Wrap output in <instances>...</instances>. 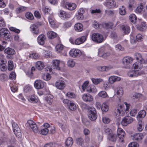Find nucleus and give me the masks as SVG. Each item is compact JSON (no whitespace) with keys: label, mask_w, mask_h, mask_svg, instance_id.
<instances>
[{"label":"nucleus","mask_w":147,"mask_h":147,"mask_svg":"<svg viewBox=\"0 0 147 147\" xmlns=\"http://www.w3.org/2000/svg\"><path fill=\"white\" fill-rule=\"evenodd\" d=\"M81 51L77 49H72L69 52L70 56L74 58L79 57L81 55Z\"/></svg>","instance_id":"0eeeda50"},{"label":"nucleus","mask_w":147,"mask_h":147,"mask_svg":"<svg viewBox=\"0 0 147 147\" xmlns=\"http://www.w3.org/2000/svg\"><path fill=\"white\" fill-rule=\"evenodd\" d=\"M45 84V83L42 81L38 80L34 82V86L37 89H42L44 87Z\"/></svg>","instance_id":"f8f14e48"},{"label":"nucleus","mask_w":147,"mask_h":147,"mask_svg":"<svg viewBox=\"0 0 147 147\" xmlns=\"http://www.w3.org/2000/svg\"><path fill=\"white\" fill-rule=\"evenodd\" d=\"M62 62L57 59L54 60L53 61V67L55 69L58 70H60L61 65Z\"/></svg>","instance_id":"dca6fc26"},{"label":"nucleus","mask_w":147,"mask_h":147,"mask_svg":"<svg viewBox=\"0 0 147 147\" xmlns=\"http://www.w3.org/2000/svg\"><path fill=\"white\" fill-rule=\"evenodd\" d=\"M59 16L63 18H70L71 17L70 15L64 11L60 10L59 11Z\"/></svg>","instance_id":"aec40b11"},{"label":"nucleus","mask_w":147,"mask_h":147,"mask_svg":"<svg viewBox=\"0 0 147 147\" xmlns=\"http://www.w3.org/2000/svg\"><path fill=\"white\" fill-rule=\"evenodd\" d=\"M84 12V9L81 8L78 11L77 15L76 16L77 19L78 20H82L84 18V16L83 14Z\"/></svg>","instance_id":"a211bd4d"},{"label":"nucleus","mask_w":147,"mask_h":147,"mask_svg":"<svg viewBox=\"0 0 147 147\" xmlns=\"http://www.w3.org/2000/svg\"><path fill=\"white\" fill-rule=\"evenodd\" d=\"M13 67V62L12 61L10 60L8 61V69L9 70H12Z\"/></svg>","instance_id":"a18cd8bd"},{"label":"nucleus","mask_w":147,"mask_h":147,"mask_svg":"<svg viewBox=\"0 0 147 147\" xmlns=\"http://www.w3.org/2000/svg\"><path fill=\"white\" fill-rule=\"evenodd\" d=\"M55 86L59 90H62L64 88L65 85L64 81L61 80H58L55 83Z\"/></svg>","instance_id":"2eb2a0df"},{"label":"nucleus","mask_w":147,"mask_h":147,"mask_svg":"<svg viewBox=\"0 0 147 147\" xmlns=\"http://www.w3.org/2000/svg\"><path fill=\"white\" fill-rule=\"evenodd\" d=\"M119 13L120 15L123 16L126 13L125 7L124 6H122L119 9Z\"/></svg>","instance_id":"f704fd0d"},{"label":"nucleus","mask_w":147,"mask_h":147,"mask_svg":"<svg viewBox=\"0 0 147 147\" xmlns=\"http://www.w3.org/2000/svg\"><path fill=\"white\" fill-rule=\"evenodd\" d=\"M88 115L89 119L91 121L96 120L97 117V115L95 109L93 107L89 108Z\"/></svg>","instance_id":"f03ea898"},{"label":"nucleus","mask_w":147,"mask_h":147,"mask_svg":"<svg viewBox=\"0 0 147 147\" xmlns=\"http://www.w3.org/2000/svg\"><path fill=\"white\" fill-rule=\"evenodd\" d=\"M87 91L89 92L95 93L97 91V89L93 85H91L86 88Z\"/></svg>","instance_id":"5701e85b"},{"label":"nucleus","mask_w":147,"mask_h":147,"mask_svg":"<svg viewBox=\"0 0 147 147\" xmlns=\"http://www.w3.org/2000/svg\"><path fill=\"white\" fill-rule=\"evenodd\" d=\"M91 39L94 42L99 43L102 42L104 40L103 36L98 33H94L91 35Z\"/></svg>","instance_id":"f257e3e1"},{"label":"nucleus","mask_w":147,"mask_h":147,"mask_svg":"<svg viewBox=\"0 0 147 147\" xmlns=\"http://www.w3.org/2000/svg\"><path fill=\"white\" fill-rule=\"evenodd\" d=\"M133 121V118L129 116L125 117L121 121V124L123 126H126Z\"/></svg>","instance_id":"1a4fd4ad"},{"label":"nucleus","mask_w":147,"mask_h":147,"mask_svg":"<svg viewBox=\"0 0 147 147\" xmlns=\"http://www.w3.org/2000/svg\"><path fill=\"white\" fill-rule=\"evenodd\" d=\"M86 36H82L81 37L76 39L75 41V43L76 45H79L84 43L86 40Z\"/></svg>","instance_id":"6ab92c4d"},{"label":"nucleus","mask_w":147,"mask_h":147,"mask_svg":"<svg viewBox=\"0 0 147 147\" xmlns=\"http://www.w3.org/2000/svg\"><path fill=\"white\" fill-rule=\"evenodd\" d=\"M63 48V46L61 44L57 45L56 47V49L58 53H61Z\"/></svg>","instance_id":"79ce46f5"},{"label":"nucleus","mask_w":147,"mask_h":147,"mask_svg":"<svg viewBox=\"0 0 147 147\" xmlns=\"http://www.w3.org/2000/svg\"><path fill=\"white\" fill-rule=\"evenodd\" d=\"M108 139L113 142H115L116 141L117 137L116 135L112 133L108 137Z\"/></svg>","instance_id":"c85d7f7f"},{"label":"nucleus","mask_w":147,"mask_h":147,"mask_svg":"<svg viewBox=\"0 0 147 147\" xmlns=\"http://www.w3.org/2000/svg\"><path fill=\"white\" fill-rule=\"evenodd\" d=\"M117 94L119 96L122 95L123 93V89L121 87L117 88L115 90Z\"/></svg>","instance_id":"c9c22d12"},{"label":"nucleus","mask_w":147,"mask_h":147,"mask_svg":"<svg viewBox=\"0 0 147 147\" xmlns=\"http://www.w3.org/2000/svg\"><path fill=\"white\" fill-rule=\"evenodd\" d=\"M123 106L122 105H119L117 109L115 111V113L117 115H120L121 112L123 110Z\"/></svg>","instance_id":"473e14b6"},{"label":"nucleus","mask_w":147,"mask_h":147,"mask_svg":"<svg viewBox=\"0 0 147 147\" xmlns=\"http://www.w3.org/2000/svg\"><path fill=\"white\" fill-rule=\"evenodd\" d=\"M133 140L137 142H139L142 140L144 138V136L141 133H136L132 136Z\"/></svg>","instance_id":"ddd939ff"},{"label":"nucleus","mask_w":147,"mask_h":147,"mask_svg":"<svg viewBox=\"0 0 147 147\" xmlns=\"http://www.w3.org/2000/svg\"><path fill=\"white\" fill-rule=\"evenodd\" d=\"M7 79V75L4 74H1L0 75V80L2 81L6 80Z\"/></svg>","instance_id":"69168bd1"},{"label":"nucleus","mask_w":147,"mask_h":147,"mask_svg":"<svg viewBox=\"0 0 147 147\" xmlns=\"http://www.w3.org/2000/svg\"><path fill=\"white\" fill-rule=\"evenodd\" d=\"M9 29L10 31L14 32L18 34L20 32V30L19 29L14 27H10L9 28Z\"/></svg>","instance_id":"680f3d73"},{"label":"nucleus","mask_w":147,"mask_h":147,"mask_svg":"<svg viewBox=\"0 0 147 147\" xmlns=\"http://www.w3.org/2000/svg\"><path fill=\"white\" fill-rule=\"evenodd\" d=\"M27 9V7L23 6H21L17 8L16 11L17 13H19L26 11Z\"/></svg>","instance_id":"4c0bfd02"},{"label":"nucleus","mask_w":147,"mask_h":147,"mask_svg":"<svg viewBox=\"0 0 147 147\" xmlns=\"http://www.w3.org/2000/svg\"><path fill=\"white\" fill-rule=\"evenodd\" d=\"M4 52L6 54L10 55H14L16 53L15 51L13 49L10 48L5 49Z\"/></svg>","instance_id":"bb28decb"},{"label":"nucleus","mask_w":147,"mask_h":147,"mask_svg":"<svg viewBox=\"0 0 147 147\" xmlns=\"http://www.w3.org/2000/svg\"><path fill=\"white\" fill-rule=\"evenodd\" d=\"M36 67L38 70H41L44 67L45 65L42 62L38 61L36 63Z\"/></svg>","instance_id":"393cba45"},{"label":"nucleus","mask_w":147,"mask_h":147,"mask_svg":"<svg viewBox=\"0 0 147 147\" xmlns=\"http://www.w3.org/2000/svg\"><path fill=\"white\" fill-rule=\"evenodd\" d=\"M64 7L69 10L72 11L76 8V5L74 3L66 2L65 3Z\"/></svg>","instance_id":"4468645a"},{"label":"nucleus","mask_w":147,"mask_h":147,"mask_svg":"<svg viewBox=\"0 0 147 147\" xmlns=\"http://www.w3.org/2000/svg\"><path fill=\"white\" fill-rule=\"evenodd\" d=\"M134 56L136 60L139 61L141 63L143 59L141 54L138 53H136L134 54Z\"/></svg>","instance_id":"58836bf2"},{"label":"nucleus","mask_w":147,"mask_h":147,"mask_svg":"<svg viewBox=\"0 0 147 147\" xmlns=\"http://www.w3.org/2000/svg\"><path fill=\"white\" fill-rule=\"evenodd\" d=\"M26 18L30 20H32L34 18V17L32 14L30 12H27L26 13Z\"/></svg>","instance_id":"09e8293b"},{"label":"nucleus","mask_w":147,"mask_h":147,"mask_svg":"<svg viewBox=\"0 0 147 147\" xmlns=\"http://www.w3.org/2000/svg\"><path fill=\"white\" fill-rule=\"evenodd\" d=\"M143 9V7L142 6H139L136 8L135 11L136 13H139L142 12Z\"/></svg>","instance_id":"5fc2aeb1"},{"label":"nucleus","mask_w":147,"mask_h":147,"mask_svg":"<svg viewBox=\"0 0 147 147\" xmlns=\"http://www.w3.org/2000/svg\"><path fill=\"white\" fill-rule=\"evenodd\" d=\"M129 18L131 22L134 24L136 23L137 21V17L134 14H130Z\"/></svg>","instance_id":"2f4dec72"},{"label":"nucleus","mask_w":147,"mask_h":147,"mask_svg":"<svg viewBox=\"0 0 147 147\" xmlns=\"http://www.w3.org/2000/svg\"><path fill=\"white\" fill-rule=\"evenodd\" d=\"M53 96L51 95H50L48 96L47 99V101L49 104H51L53 101Z\"/></svg>","instance_id":"774afa93"},{"label":"nucleus","mask_w":147,"mask_h":147,"mask_svg":"<svg viewBox=\"0 0 147 147\" xmlns=\"http://www.w3.org/2000/svg\"><path fill=\"white\" fill-rule=\"evenodd\" d=\"M42 78L43 79L45 80L48 81L51 79V76L49 74L47 73L46 74H43L42 76Z\"/></svg>","instance_id":"a19ab883"},{"label":"nucleus","mask_w":147,"mask_h":147,"mask_svg":"<svg viewBox=\"0 0 147 147\" xmlns=\"http://www.w3.org/2000/svg\"><path fill=\"white\" fill-rule=\"evenodd\" d=\"M93 83L97 85L99 84L100 82L102 81V79H95L92 78L91 79Z\"/></svg>","instance_id":"de8ad7c7"},{"label":"nucleus","mask_w":147,"mask_h":147,"mask_svg":"<svg viewBox=\"0 0 147 147\" xmlns=\"http://www.w3.org/2000/svg\"><path fill=\"white\" fill-rule=\"evenodd\" d=\"M121 80L119 77L115 76H111L109 78V81L111 84H113L115 81H119Z\"/></svg>","instance_id":"a878e982"},{"label":"nucleus","mask_w":147,"mask_h":147,"mask_svg":"<svg viewBox=\"0 0 147 147\" xmlns=\"http://www.w3.org/2000/svg\"><path fill=\"white\" fill-rule=\"evenodd\" d=\"M135 3V2L134 0H129L128 8L130 10L131 9L132 7L134 6Z\"/></svg>","instance_id":"13d9d810"},{"label":"nucleus","mask_w":147,"mask_h":147,"mask_svg":"<svg viewBox=\"0 0 147 147\" xmlns=\"http://www.w3.org/2000/svg\"><path fill=\"white\" fill-rule=\"evenodd\" d=\"M73 143V140L72 138L71 137H68L66 140L65 142V144L67 147L69 146H72Z\"/></svg>","instance_id":"72a5a7b5"},{"label":"nucleus","mask_w":147,"mask_h":147,"mask_svg":"<svg viewBox=\"0 0 147 147\" xmlns=\"http://www.w3.org/2000/svg\"><path fill=\"white\" fill-rule=\"evenodd\" d=\"M117 134L119 139V142L123 143L124 140L125 133L124 130L121 128H118L117 131Z\"/></svg>","instance_id":"423d86ee"},{"label":"nucleus","mask_w":147,"mask_h":147,"mask_svg":"<svg viewBox=\"0 0 147 147\" xmlns=\"http://www.w3.org/2000/svg\"><path fill=\"white\" fill-rule=\"evenodd\" d=\"M32 32L36 35H38L39 33V29L35 24H33L30 27Z\"/></svg>","instance_id":"4be33fe9"},{"label":"nucleus","mask_w":147,"mask_h":147,"mask_svg":"<svg viewBox=\"0 0 147 147\" xmlns=\"http://www.w3.org/2000/svg\"><path fill=\"white\" fill-rule=\"evenodd\" d=\"M66 95V96L70 98H74L76 97V95L74 93L70 92H68Z\"/></svg>","instance_id":"6e6d98bb"},{"label":"nucleus","mask_w":147,"mask_h":147,"mask_svg":"<svg viewBox=\"0 0 147 147\" xmlns=\"http://www.w3.org/2000/svg\"><path fill=\"white\" fill-rule=\"evenodd\" d=\"M48 38L50 39H52L56 37L57 36V34L52 31H50L47 33Z\"/></svg>","instance_id":"c756f323"},{"label":"nucleus","mask_w":147,"mask_h":147,"mask_svg":"<svg viewBox=\"0 0 147 147\" xmlns=\"http://www.w3.org/2000/svg\"><path fill=\"white\" fill-rule=\"evenodd\" d=\"M138 130L139 131H142L143 129V123L142 121H139L138 122Z\"/></svg>","instance_id":"4d7b16f0"},{"label":"nucleus","mask_w":147,"mask_h":147,"mask_svg":"<svg viewBox=\"0 0 147 147\" xmlns=\"http://www.w3.org/2000/svg\"><path fill=\"white\" fill-rule=\"evenodd\" d=\"M28 127H31L34 132L37 133L38 129L36 123L32 120H29L26 123Z\"/></svg>","instance_id":"20e7f679"},{"label":"nucleus","mask_w":147,"mask_h":147,"mask_svg":"<svg viewBox=\"0 0 147 147\" xmlns=\"http://www.w3.org/2000/svg\"><path fill=\"white\" fill-rule=\"evenodd\" d=\"M105 48L104 47H101L99 49L98 55L100 57H101L103 53H105Z\"/></svg>","instance_id":"bf43d9fd"},{"label":"nucleus","mask_w":147,"mask_h":147,"mask_svg":"<svg viewBox=\"0 0 147 147\" xmlns=\"http://www.w3.org/2000/svg\"><path fill=\"white\" fill-rule=\"evenodd\" d=\"M45 39V36L43 34L40 35L37 38L38 42L39 44L41 45H43L44 44V41Z\"/></svg>","instance_id":"412c9836"},{"label":"nucleus","mask_w":147,"mask_h":147,"mask_svg":"<svg viewBox=\"0 0 147 147\" xmlns=\"http://www.w3.org/2000/svg\"><path fill=\"white\" fill-rule=\"evenodd\" d=\"M113 25V24L112 23L109 22L108 23H105L103 25V26L105 28L107 29L112 28Z\"/></svg>","instance_id":"8fccbe9b"},{"label":"nucleus","mask_w":147,"mask_h":147,"mask_svg":"<svg viewBox=\"0 0 147 147\" xmlns=\"http://www.w3.org/2000/svg\"><path fill=\"white\" fill-rule=\"evenodd\" d=\"M104 5L107 7L111 8L115 7L116 3L114 0H106L104 2Z\"/></svg>","instance_id":"9d476101"},{"label":"nucleus","mask_w":147,"mask_h":147,"mask_svg":"<svg viewBox=\"0 0 147 147\" xmlns=\"http://www.w3.org/2000/svg\"><path fill=\"white\" fill-rule=\"evenodd\" d=\"M143 72L139 70H134L129 71L127 75L128 76L131 77H135L141 75Z\"/></svg>","instance_id":"39448f33"},{"label":"nucleus","mask_w":147,"mask_h":147,"mask_svg":"<svg viewBox=\"0 0 147 147\" xmlns=\"http://www.w3.org/2000/svg\"><path fill=\"white\" fill-rule=\"evenodd\" d=\"M48 20L51 26L53 27L55 23L54 19L53 17H50L48 18Z\"/></svg>","instance_id":"c03bdc74"},{"label":"nucleus","mask_w":147,"mask_h":147,"mask_svg":"<svg viewBox=\"0 0 147 147\" xmlns=\"http://www.w3.org/2000/svg\"><path fill=\"white\" fill-rule=\"evenodd\" d=\"M68 106L69 109L71 111H74L76 109V105L71 101L68 105Z\"/></svg>","instance_id":"ea45409f"},{"label":"nucleus","mask_w":147,"mask_h":147,"mask_svg":"<svg viewBox=\"0 0 147 147\" xmlns=\"http://www.w3.org/2000/svg\"><path fill=\"white\" fill-rule=\"evenodd\" d=\"M101 109L103 112H106L109 110V106L105 103L102 105Z\"/></svg>","instance_id":"37998d69"},{"label":"nucleus","mask_w":147,"mask_h":147,"mask_svg":"<svg viewBox=\"0 0 147 147\" xmlns=\"http://www.w3.org/2000/svg\"><path fill=\"white\" fill-rule=\"evenodd\" d=\"M28 100L31 102L37 103L38 100V97L35 95H32L28 97Z\"/></svg>","instance_id":"b1692460"},{"label":"nucleus","mask_w":147,"mask_h":147,"mask_svg":"<svg viewBox=\"0 0 147 147\" xmlns=\"http://www.w3.org/2000/svg\"><path fill=\"white\" fill-rule=\"evenodd\" d=\"M67 63L68 66L72 67L74 66L75 63L72 59H70L68 60Z\"/></svg>","instance_id":"49530a36"},{"label":"nucleus","mask_w":147,"mask_h":147,"mask_svg":"<svg viewBox=\"0 0 147 147\" xmlns=\"http://www.w3.org/2000/svg\"><path fill=\"white\" fill-rule=\"evenodd\" d=\"M121 28L123 31V33L125 34H128L130 32V28L128 26H122Z\"/></svg>","instance_id":"7c9ffc66"},{"label":"nucleus","mask_w":147,"mask_h":147,"mask_svg":"<svg viewBox=\"0 0 147 147\" xmlns=\"http://www.w3.org/2000/svg\"><path fill=\"white\" fill-rule=\"evenodd\" d=\"M82 98L85 102H90L92 101L93 98L89 94H85L82 95Z\"/></svg>","instance_id":"f3484780"},{"label":"nucleus","mask_w":147,"mask_h":147,"mask_svg":"<svg viewBox=\"0 0 147 147\" xmlns=\"http://www.w3.org/2000/svg\"><path fill=\"white\" fill-rule=\"evenodd\" d=\"M146 112L144 110H142L140 111L138 113V116L137 118L138 119L140 118H143L146 116Z\"/></svg>","instance_id":"e433bc0d"},{"label":"nucleus","mask_w":147,"mask_h":147,"mask_svg":"<svg viewBox=\"0 0 147 147\" xmlns=\"http://www.w3.org/2000/svg\"><path fill=\"white\" fill-rule=\"evenodd\" d=\"M13 131L16 136L19 137L21 135V131L18 124L16 123L12 124Z\"/></svg>","instance_id":"6e6552de"},{"label":"nucleus","mask_w":147,"mask_h":147,"mask_svg":"<svg viewBox=\"0 0 147 147\" xmlns=\"http://www.w3.org/2000/svg\"><path fill=\"white\" fill-rule=\"evenodd\" d=\"M98 94L99 96L103 98H105L108 96L107 94L105 91H101Z\"/></svg>","instance_id":"3c124183"},{"label":"nucleus","mask_w":147,"mask_h":147,"mask_svg":"<svg viewBox=\"0 0 147 147\" xmlns=\"http://www.w3.org/2000/svg\"><path fill=\"white\" fill-rule=\"evenodd\" d=\"M133 61V59L132 58L129 56H127L123 58L122 62L125 67L128 68L129 67L130 65L132 63Z\"/></svg>","instance_id":"7ed1b4c3"},{"label":"nucleus","mask_w":147,"mask_h":147,"mask_svg":"<svg viewBox=\"0 0 147 147\" xmlns=\"http://www.w3.org/2000/svg\"><path fill=\"white\" fill-rule=\"evenodd\" d=\"M143 97L142 95L140 93H135L133 95V98H141Z\"/></svg>","instance_id":"052dcab7"},{"label":"nucleus","mask_w":147,"mask_h":147,"mask_svg":"<svg viewBox=\"0 0 147 147\" xmlns=\"http://www.w3.org/2000/svg\"><path fill=\"white\" fill-rule=\"evenodd\" d=\"M1 35L3 36V37L7 39H9L11 36L9 34V32L8 30L5 28H3L0 30Z\"/></svg>","instance_id":"9b49d317"},{"label":"nucleus","mask_w":147,"mask_h":147,"mask_svg":"<svg viewBox=\"0 0 147 147\" xmlns=\"http://www.w3.org/2000/svg\"><path fill=\"white\" fill-rule=\"evenodd\" d=\"M104 131L105 134L108 135V136H109L113 133L112 130L107 127H105L104 128Z\"/></svg>","instance_id":"603ef678"},{"label":"nucleus","mask_w":147,"mask_h":147,"mask_svg":"<svg viewBox=\"0 0 147 147\" xmlns=\"http://www.w3.org/2000/svg\"><path fill=\"white\" fill-rule=\"evenodd\" d=\"M58 125L61 128L63 131H65L66 130L67 128V127L65 124H63L61 123H58Z\"/></svg>","instance_id":"338daca9"},{"label":"nucleus","mask_w":147,"mask_h":147,"mask_svg":"<svg viewBox=\"0 0 147 147\" xmlns=\"http://www.w3.org/2000/svg\"><path fill=\"white\" fill-rule=\"evenodd\" d=\"M74 29L77 31L80 32L83 29V25L81 23H77L75 25Z\"/></svg>","instance_id":"cd10ccee"},{"label":"nucleus","mask_w":147,"mask_h":147,"mask_svg":"<svg viewBox=\"0 0 147 147\" xmlns=\"http://www.w3.org/2000/svg\"><path fill=\"white\" fill-rule=\"evenodd\" d=\"M128 147H139L138 144L135 142L130 143L128 145Z\"/></svg>","instance_id":"0e129e2a"},{"label":"nucleus","mask_w":147,"mask_h":147,"mask_svg":"<svg viewBox=\"0 0 147 147\" xmlns=\"http://www.w3.org/2000/svg\"><path fill=\"white\" fill-rule=\"evenodd\" d=\"M77 143L79 145H82V144L84 142L83 139L81 138H78L76 139Z\"/></svg>","instance_id":"e2e57ef3"},{"label":"nucleus","mask_w":147,"mask_h":147,"mask_svg":"<svg viewBox=\"0 0 147 147\" xmlns=\"http://www.w3.org/2000/svg\"><path fill=\"white\" fill-rule=\"evenodd\" d=\"M49 130L47 128H45L41 129L40 131V133L44 135H46L48 133Z\"/></svg>","instance_id":"864d4df0"}]
</instances>
